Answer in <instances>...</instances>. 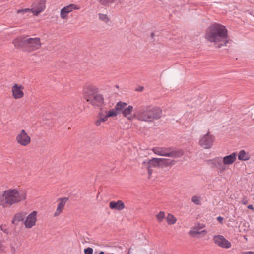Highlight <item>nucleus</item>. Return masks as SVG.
<instances>
[{
    "instance_id": "obj_1",
    "label": "nucleus",
    "mask_w": 254,
    "mask_h": 254,
    "mask_svg": "<svg viewBox=\"0 0 254 254\" xmlns=\"http://www.w3.org/2000/svg\"><path fill=\"white\" fill-rule=\"evenodd\" d=\"M205 37L208 41L214 43L217 48L226 46L229 41L226 28L219 24H215L210 26L206 32Z\"/></svg>"
},
{
    "instance_id": "obj_13",
    "label": "nucleus",
    "mask_w": 254,
    "mask_h": 254,
    "mask_svg": "<svg viewBox=\"0 0 254 254\" xmlns=\"http://www.w3.org/2000/svg\"><path fill=\"white\" fill-rule=\"evenodd\" d=\"M215 137L209 132L200 136L199 140V145L204 149H210L213 145Z\"/></svg>"
},
{
    "instance_id": "obj_25",
    "label": "nucleus",
    "mask_w": 254,
    "mask_h": 254,
    "mask_svg": "<svg viewBox=\"0 0 254 254\" xmlns=\"http://www.w3.org/2000/svg\"><path fill=\"white\" fill-rule=\"evenodd\" d=\"M166 220L168 224L172 225L176 223L177 219L173 215L168 214L166 217Z\"/></svg>"
},
{
    "instance_id": "obj_34",
    "label": "nucleus",
    "mask_w": 254,
    "mask_h": 254,
    "mask_svg": "<svg viewBox=\"0 0 254 254\" xmlns=\"http://www.w3.org/2000/svg\"><path fill=\"white\" fill-rule=\"evenodd\" d=\"M85 254H93V249L91 248H87L84 249Z\"/></svg>"
},
{
    "instance_id": "obj_32",
    "label": "nucleus",
    "mask_w": 254,
    "mask_h": 254,
    "mask_svg": "<svg viewBox=\"0 0 254 254\" xmlns=\"http://www.w3.org/2000/svg\"><path fill=\"white\" fill-rule=\"evenodd\" d=\"M27 12H30L29 8L21 9H19L17 11V13L18 14H23Z\"/></svg>"
},
{
    "instance_id": "obj_31",
    "label": "nucleus",
    "mask_w": 254,
    "mask_h": 254,
    "mask_svg": "<svg viewBox=\"0 0 254 254\" xmlns=\"http://www.w3.org/2000/svg\"><path fill=\"white\" fill-rule=\"evenodd\" d=\"M6 246L4 244L3 240H0V253H3L5 251Z\"/></svg>"
},
{
    "instance_id": "obj_2",
    "label": "nucleus",
    "mask_w": 254,
    "mask_h": 254,
    "mask_svg": "<svg viewBox=\"0 0 254 254\" xmlns=\"http://www.w3.org/2000/svg\"><path fill=\"white\" fill-rule=\"evenodd\" d=\"M162 114L161 108L153 105H142L136 110V119L144 122H153L160 119Z\"/></svg>"
},
{
    "instance_id": "obj_8",
    "label": "nucleus",
    "mask_w": 254,
    "mask_h": 254,
    "mask_svg": "<svg viewBox=\"0 0 254 254\" xmlns=\"http://www.w3.org/2000/svg\"><path fill=\"white\" fill-rule=\"evenodd\" d=\"M80 9V7L75 3L69 4L61 9L60 17L64 22H66L69 19V14L74 10H78Z\"/></svg>"
},
{
    "instance_id": "obj_38",
    "label": "nucleus",
    "mask_w": 254,
    "mask_h": 254,
    "mask_svg": "<svg viewBox=\"0 0 254 254\" xmlns=\"http://www.w3.org/2000/svg\"><path fill=\"white\" fill-rule=\"evenodd\" d=\"M112 208H115V209H118V210H122L124 207H111Z\"/></svg>"
},
{
    "instance_id": "obj_18",
    "label": "nucleus",
    "mask_w": 254,
    "mask_h": 254,
    "mask_svg": "<svg viewBox=\"0 0 254 254\" xmlns=\"http://www.w3.org/2000/svg\"><path fill=\"white\" fill-rule=\"evenodd\" d=\"M86 101L93 106L99 107L103 104L104 99L102 95L96 93Z\"/></svg>"
},
{
    "instance_id": "obj_20",
    "label": "nucleus",
    "mask_w": 254,
    "mask_h": 254,
    "mask_svg": "<svg viewBox=\"0 0 254 254\" xmlns=\"http://www.w3.org/2000/svg\"><path fill=\"white\" fill-rule=\"evenodd\" d=\"M25 217V215L23 213H19L15 214L12 220V223L15 225H17L19 222L23 221Z\"/></svg>"
},
{
    "instance_id": "obj_15",
    "label": "nucleus",
    "mask_w": 254,
    "mask_h": 254,
    "mask_svg": "<svg viewBox=\"0 0 254 254\" xmlns=\"http://www.w3.org/2000/svg\"><path fill=\"white\" fill-rule=\"evenodd\" d=\"M99 92L98 88L90 83L86 84L83 88V95L86 100L89 99L90 97L98 93Z\"/></svg>"
},
{
    "instance_id": "obj_16",
    "label": "nucleus",
    "mask_w": 254,
    "mask_h": 254,
    "mask_svg": "<svg viewBox=\"0 0 254 254\" xmlns=\"http://www.w3.org/2000/svg\"><path fill=\"white\" fill-rule=\"evenodd\" d=\"M37 212L33 211L25 217L24 224L25 228L30 229L36 225Z\"/></svg>"
},
{
    "instance_id": "obj_40",
    "label": "nucleus",
    "mask_w": 254,
    "mask_h": 254,
    "mask_svg": "<svg viewBox=\"0 0 254 254\" xmlns=\"http://www.w3.org/2000/svg\"><path fill=\"white\" fill-rule=\"evenodd\" d=\"M130 252L129 251L127 254H130Z\"/></svg>"
},
{
    "instance_id": "obj_24",
    "label": "nucleus",
    "mask_w": 254,
    "mask_h": 254,
    "mask_svg": "<svg viewBox=\"0 0 254 254\" xmlns=\"http://www.w3.org/2000/svg\"><path fill=\"white\" fill-rule=\"evenodd\" d=\"M68 201L67 197L59 198L57 199V206H64L67 204Z\"/></svg>"
},
{
    "instance_id": "obj_9",
    "label": "nucleus",
    "mask_w": 254,
    "mask_h": 254,
    "mask_svg": "<svg viewBox=\"0 0 254 254\" xmlns=\"http://www.w3.org/2000/svg\"><path fill=\"white\" fill-rule=\"evenodd\" d=\"M206 225L203 223H196L188 232V234L191 237H204L207 233V231L204 229Z\"/></svg>"
},
{
    "instance_id": "obj_33",
    "label": "nucleus",
    "mask_w": 254,
    "mask_h": 254,
    "mask_svg": "<svg viewBox=\"0 0 254 254\" xmlns=\"http://www.w3.org/2000/svg\"><path fill=\"white\" fill-rule=\"evenodd\" d=\"M63 207H57L56 212L54 214V216L56 217L58 216L63 210Z\"/></svg>"
},
{
    "instance_id": "obj_21",
    "label": "nucleus",
    "mask_w": 254,
    "mask_h": 254,
    "mask_svg": "<svg viewBox=\"0 0 254 254\" xmlns=\"http://www.w3.org/2000/svg\"><path fill=\"white\" fill-rule=\"evenodd\" d=\"M238 157L241 161H248L251 158V155L248 152L245 150H241L238 154Z\"/></svg>"
},
{
    "instance_id": "obj_3",
    "label": "nucleus",
    "mask_w": 254,
    "mask_h": 254,
    "mask_svg": "<svg viewBox=\"0 0 254 254\" xmlns=\"http://www.w3.org/2000/svg\"><path fill=\"white\" fill-rule=\"evenodd\" d=\"M26 190L17 189H9L3 191L2 196L0 195V205H12L26 199Z\"/></svg>"
},
{
    "instance_id": "obj_22",
    "label": "nucleus",
    "mask_w": 254,
    "mask_h": 254,
    "mask_svg": "<svg viewBox=\"0 0 254 254\" xmlns=\"http://www.w3.org/2000/svg\"><path fill=\"white\" fill-rule=\"evenodd\" d=\"M101 5L107 7L110 6L112 4L117 2V0H97Z\"/></svg>"
},
{
    "instance_id": "obj_35",
    "label": "nucleus",
    "mask_w": 254,
    "mask_h": 254,
    "mask_svg": "<svg viewBox=\"0 0 254 254\" xmlns=\"http://www.w3.org/2000/svg\"><path fill=\"white\" fill-rule=\"evenodd\" d=\"M20 40V38H16L13 41V43L14 44L15 47L18 48L20 46L18 43Z\"/></svg>"
},
{
    "instance_id": "obj_36",
    "label": "nucleus",
    "mask_w": 254,
    "mask_h": 254,
    "mask_svg": "<svg viewBox=\"0 0 254 254\" xmlns=\"http://www.w3.org/2000/svg\"><path fill=\"white\" fill-rule=\"evenodd\" d=\"M217 220L219 222L222 223L223 220V217H222L221 216H219L217 218Z\"/></svg>"
},
{
    "instance_id": "obj_12",
    "label": "nucleus",
    "mask_w": 254,
    "mask_h": 254,
    "mask_svg": "<svg viewBox=\"0 0 254 254\" xmlns=\"http://www.w3.org/2000/svg\"><path fill=\"white\" fill-rule=\"evenodd\" d=\"M118 103H122L124 105H122L123 107H122L121 110H117V115L122 112L123 116L129 121H132L136 119V110L132 113L133 109L132 106L129 105L127 107V104L122 102H119Z\"/></svg>"
},
{
    "instance_id": "obj_6",
    "label": "nucleus",
    "mask_w": 254,
    "mask_h": 254,
    "mask_svg": "<svg viewBox=\"0 0 254 254\" xmlns=\"http://www.w3.org/2000/svg\"><path fill=\"white\" fill-rule=\"evenodd\" d=\"M152 151L158 155L174 158L179 157L183 155V151L182 150H173L170 148L157 147L153 148Z\"/></svg>"
},
{
    "instance_id": "obj_28",
    "label": "nucleus",
    "mask_w": 254,
    "mask_h": 254,
    "mask_svg": "<svg viewBox=\"0 0 254 254\" xmlns=\"http://www.w3.org/2000/svg\"><path fill=\"white\" fill-rule=\"evenodd\" d=\"M191 201L197 205H201V197L200 196L195 195L191 198Z\"/></svg>"
},
{
    "instance_id": "obj_37",
    "label": "nucleus",
    "mask_w": 254,
    "mask_h": 254,
    "mask_svg": "<svg viewBox=\"0 0 254 254\" xmlns=\"http://www.w3.org/2000/svg\"><path fill=\"white\" fill-rule=\"evenodd\" d=\"M243 254H254V252H253V251L246 252L243 253Z\"/></svg>"
},
{
    "instance_id": "obj_10",
    "label": "nucleus",
    "mask_w": 254,
    "mask_h": 254,
    "mask_svg": "<svg viewBox=\"0 0 254 254\" xmlns=\"http://www.w3.org/2000/svg\"><path fill=\"white\" fill-rule=\"evenodd\" d=\"M15 141L19 145L26 147L31 143V138L25 130L21 129L17 133Z\"/></svg>"
},
{
    "instance_id": "obj_14",
    "label": "nucleus",
    "mask_w": 254,
    "mask_h": 254,
    "mask_svg": "<svg viewBox=\"0 0 254 254\" xmlns=\"http://www.w3.org/2000/svg\"><path fill=\"white\" fill-rule=\"evenodd\" d=\"M47 0H35L29 8L30 12L34 15L37 16L46 8Z\"/></svg>"
},
{
    "instance_id": "obj_5",
    "label": "nucleus",
    "mask_w": 254,
    "mask_h": 254,
    "mask_svg": "<svg viewBox=\"0 0 254 254\" xmlns=\"http://www.w3.org/2000/svg\"><path fill=\"white\" fill-rule=\"evenodd\" d=\"M124 104L117 103L114 108L110 110H105L102 108L100 109V111L98 114V119L95 122V125L97 126H100L102 122H106L109 118H115L117 116V110L122 109V106Z\"/></svg>"
},
{
    "instance_id": "obj_17",
    "label": "nucleus",
    "mask_w": 254,
    "mask_h": 254,
    "mask_svg": "<svg viewBox=\"0 0 254 254\" xmlns=\"http://www.w3.org/2000/svg\"><path fill=\"white\" fill-rule=\"evenodd\" d=\"M213 240L214 243L221 248L229 249L231 247V243L222 235L214 236Z\"/></svg>"
},
{
    "instance_id": "obj_30",
    "label": "nucleus",
    "mask_w": 254,
    "mask_h": 254,
    "mask_svg": "<svg viewBox=\"0 0 254 254\" xmlns=\"http://www.w3.org/2000/svg\"><path fill=\"white\" fill-rule=\"evenodd\" d=\"M165 213L164 212H160L159 213L157 214L156 218L159 222H161L165 218Z\"/></svg>"
},
{
    "instance_id": "obj_11",
    "label": "nucleus",
    "mask_w": 254,
    "mask_h": 254,
    "mask_svg": "<svg viewBox=\"0 0 254 254\" xmlns=\"http://www.w3.org/2000/svg\"><path fill=\"white\" fill-rule=\"evenodd\" d=\"M25 88L23 84L14 83L11 87V94L12 98L16 100L23 98L24 97Z\"/></svg>"
},
{
    "instance_id": "obj_7",
    "label": "nucleus",
    "mask_w": 254,
    "mask_h": 254,
    "mask_svg": "<svg viewBox=\"0 0 254 254\" xmlns=\"http://www.w3.org/2000/svg\"><path fill=\"white\" fill-rule=\"evenodd\" d=\"M22 42L26 48L31 51L39 49L42 45L40 38L36 37H26Z\"/></svg>"
},
{
    "instance_id": "obj_26",
    "label": "nucleus",
    "mask_w": 254,
    "mask_h": 254,
    "mask_svg": "<svg viewBox=\"0 0 254 254\" xmlns=\"http://www.w3.org/2000/svg\"><path fill=\"white\" fill-rule=\"evenodd\" d=\"M216 167L217 168L218 172L220 174L223 173L226 170V167L224 165H222L220 161H218V164L216 166Z\"/></svg>"
},
{
    "instance_id": "obj_4",
    "label": "nucleus",
    "mask_w": 254,
    "mask_h": 254,
    "mask_svg": "<svg viewBox=\"0 0 254 254\" xmlns=\"http://www.w3.org/2000/svg\"><path fill=\"white\" fill-rule=\"evenodd\" d=\"M175 164L173 160L165 158H154L150 160H147L143 162L142 165L144 168L148 170L149 176L152 173V168L164 167L169 166H172Z\"/></svg>"
},
{
    "instance_id": "obj_19",
    "label": "nucleus",
    "mask_w": 254,
    "mask_h": 254,
    "mask_svg": "<svg viewBox=\"0 0 254 254\" xmlns=\"http://www.w3.org/2000/svg\"><path fill=\"white\" fill-rule=\"evenodd\" d=\"M237 154L233 152L229 155L223 157V163L224 165H230L232 164L236 160Z\"/></svg>"
},
{
    "instance_id": "obj_27",
    "label": "nucleus",
    "mask_w": 254,
    "mask_h": 254,
    "mask_svg": "<svg viewBox=\"0 0 254 254\" xmlns=\"http://www.w3.org/2000/svg\"><path fill=\"white\" fill-rule=\"evenodd\" d=\"M124 203L121 200H118L117 202L111 201L109 206H124Z\"/></svg>"
},
{
    "instance_id": "obj_23",
    "label": "nucleus",
    "mask_w": 254,
    "mask_h": 254,
    "mask_svg": "<svg viewBox=\"0 0 254 254\" xmlns=\"http://www.w3.org/2000/svg\"><path fill=\"white\" fill-rule=\"evenodd\" d=\"M98 16L99 20L106 24H108L110 22V17L106 14L99 13L98 14Z\"/></svg>"
},
{
    "instance_id": "obj_29",
    "label": "nucleus",
    "mask_w": 254,
    "mask_h": 254,
    "mask_svg": "<svg viewBox=\"0 0 254 254\" xmlns=\"http://www.w3.org/2000/svg\"><path fill=\"white\" fill-rule=\"evenodd\" d=\"M10 248L11 254H15L17 249V247H16V244L14 243H11L10 244Z\"/></svg>"
},
{
    "instance_id": "obj_39",
    "label": "nucleus",
    "mask_w": 254,
    "mask_h": 254,
    "mask_svg": "<svg viewBox=\"0 0 254 254\" xmlns=\"http://www.w3.org/2000/svg\"><path fill=\"white\" fill-rule=\"evenodd\" d=\"M248 208L252 209L253 210H254V207H248Z\"/></svg>"
}]
</instances>
